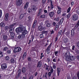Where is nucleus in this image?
Instances as JSON below:
<instances>
[{
    "mask_svg": "<svg viewBox=\"0 0 79 79\" xmlns=\"http://www.w3.org/2000/svg\"><path fill=\"white\" fill-rule=\"evenodd\" d=\"M21 32L22 35H23L25 38L26 35H27L28 32L26 30V28L25 27L23 26Z\"/></svg>",
    "mask_w": 79,
    "mask_h": 79,
    "instance_id": "f257e3e1",
    "label": "nucleus"
},
{
    "mask_svg": "<svg viewBox=\"0 0 79 79\" xmlns=\"http://www.w3.org/2000/svg\"><path fill=\"white\" fill-rule=\"evenodd\" d=\"M64 19L63 18L61 19V20H60V21L58 22H57V23L56 25V27H55V31H56L58 30V29L59 28V27L60 26H61L62 24V23L63 22Z\"/></svg>",
    "mask_w": 79,
    "mask_h": 79,
    "instance_id": "f03ea898",
    "label": "nucleus"
},
{
    "mask_svg": "<svg viewBox=\"0 0 79 79\" xmlns=\"http://www.w3.org/2000/svg\"><path fill=\"white\" fill-rule=\"evenodd\" d=\"M23 26L22 25H20V27L17 28L15 29V31L16 33L18 35H19L20 33H21L23 28Z\"/></svg>",
    "mask_w": 79,
    "mask_h": 79,
    "instance_id": "7ed1b4c3",
    "label": "nucleus"
},
{
    "mask_svg": "<svg viewBox=\"0 0 79 79\" xmlns=\"http://www.w3.org/2000/svg\"><path fill=\"white\" fill-rule=\"evenodd\" d=\"M21 50V48L19 47H15L13 50V52L14 53L20 52Z\"/></svg>",
    "mask_w": 79,
    "mask_h": 79,
    "instance_id": "20e7f679",
    "label": "nucleus"
},
{
    "mask_svg": "<svg viewBox=\"0 0 79 79\" xmlns=\"http://www.w3.org/2000/svg\"><path fill=\"white\" fill-rule=\"evenodd\" d=\"M78 19V16L77 14H74L72 17V20L73 21H77Z\"/></svg>",
    "mask_w": 79,
    "mask_h": 79,
    "instance_id": "39448f33",
    "label": "nucleus"
},
{
    "mask_svg": "<svg viewBox=\"0 0 79 79\" xmlns=\"http://www.w3.org/2000/svg\"><path fill=\"white\" fill-rule=\"evenodd\" d=\"M23 0H16V5L18 6H21L23 3Z\"/></svg>",
    "mask_w": 79,
    "mask_h": 79,
    "instance_id": "423d86ee",
    "label": "nucleus"
},
{
    "mask_svg": "<svg viewBox=\"0 0 79 79\" xmlns=\"http://www.w3.org/2000/svg\"><path fill=\"white\" fill-rule=\"evenodd\" d=\"M15 25H16L15 23H13L12 24L10 25V27L11 28V29L9 30V32H10V34H11V33H14V31H13L12 32V28H13V27H14V26H15Z\"/></svg>",
    "mask_w": 79,
    "mask_h": 79,
    "instance_id": "0eeeda50",
    "label": "nucleus"
},
{
    "mask_svg": "<svg viewBox=\"0 0 79 79\" xmlns=\"http://www.w3.org/2000/svg\"><path fill=\"white\" fill-rule=\"evenodd\" d=\"M1 69L2 70H5L7 68V64H3L1 65Z\"/></svg>",
    "mask_w": 79,
    "mask_h": 79,
    "instance_id": "6e6552de",
    "label": "nucleus"
},
{
    "mask_svg": "<svg viewBox=\"0 0 79 79\" xmlns=\"http://www.w3.org/2000/svg\"><path fill=\"white\" fill-rule=\"evenodd\" d=\"M52 43H51L46 50V51H47V54H49V53L50 50V48L52 46Z\"/></svg>",
    "mask_w": 79,
    "mask_h": 79,
    "instance_id": "1a4fd4ad",
    "label": "nucleus"
},
{
    "mask_svg": "<svg viewBox=\"0 0 79 79\" xmlns=\"http://www.w3.org/2000/svg\"><path fill=\"white\" fill-rule=\"evenodd\" d=\"M65 29H64L62 31V30H60V31L58 32V35L60 36H62V34H64L65 32Z\"/></svg>",
    "mask_w": 79,
    "mask_h": 79,
    "instance_id": "9d476101",
    "label": "nucleus"
},
{
    "mask_svg": "<svg viewBox=\"0 0 79 79\" xmlns=\"http://www.w3.org/2000/svg\"><path fill=\"white\" fill-rule=\"evenodd\" d=\"M64 57H65V60L67 61H70L71 56H69L65 55Z\"/></svg>",
    "mask_w": 79,
    "mask_h": 79,
    "instance_id": "9b49d317",
    "label": "nucleus"
},
{
    "mask_svg": "<svg viewBox=\"0 0 79 79\" xmlns=\"http://www.w3.org/2000/svg\"><path fill=\"white\" fill-rule=\"evenodd\" d=\"M54 15V11L50 12L48 15L49 16L50 18L52 17Z\"/></svg>",
    "mask_w": 79,
    "mask_h": 79,
    "instance_id": "f8f14e48",
    "label": "nucleus"
},
{
    "mask_svg": "<svg viewBox=\"0 0 79 79\" xmlns=\"http://www.w3.org/2000/svg\"><path fill=\"white\" fill-rule=\"evenodd\" d=\"M15 59L13 58H11L10 60H9V62H10V63L11 64H14L15 63Z\"/></svg>",
    "mask_w": 79,
    "mask_h": 79,
    "instance_id": "ddd939ff",
    "label": "nucleus"
},
{
    "mask_svg": "<svg viewBox=\"0 0 79 79\" xmlns=\"http://www.w3.org/2000/svg\"><path fill=\"white\" fill-rule=\"evenodd\" d=\"M64 34L65 35L68 37H70V31H67V32L65 33Z\"/></svg>",
    "mask_w": 79,
    "mask_h": 79,
    "instance_id": "4468645a",
    "label": "nucleus"
},
{
    "mask_svg": "<svg viewBox=\"0 0 79 79\" xmlns=\"http://www.w3.org/2000/svg\"><path fill=\"white\" fill-rule=\"evenodd\" d=\"M50 8L52 9H53L54 8V6L53 5V1L52 0H50Z\"/></svg>",
    "mask_w": 79,
    "mask_h": 79,
    "instance_id": "2eb2a0df",
    "label": "nucleus"
},
{
    "mask_svg": "<svg viewBox=\"0 0 79 79\" xmlns=\"http://www.w3.org/2000/svg\"><path fill=\"white\" fill-rule=\"evenodd\" d=\"M45 27H43L41 26H40L38 27V29L39 31H41L42 30L45 29Z\"/></svg>",
    "mask_w": 79,
    "mask_h": 79,
    "instance_id": "dca6fc26",
    "label": "nucleus"
},
{
    "mask_svg": "<svg viewBox=\"0 0 79 79\" xmlns=\"http://www.w3.org/2000/svg\"><path fill=\"white\" fill-rule=\"evenodd\" d=\"M71 36L72 37H73L75 35L74 30L73 29L71 31Z\"/></svg>",
    "mask_w": 79,
    "mask_h": 79,
    "instance_id": "f3484780",
    "label": "nucleus"
},
{
    "mask_svg": "<svg viewBox=\"0 0 79 79\" xmlns=\"http://www.w3.org/2000/svg\"><path fill=\"white\" fill-rule=\"evenodd\" d=\"M56 71H57V76H59L60 75V73L61 71L60 69V68H57Z\"/></svg>",
    "mask_w": 79,
    "mask_h": 79,
    "instance_id": "a211bd4d",
    "label": "nucleus"
},
{
    "mask_svg": "<svg viewBox=\"0 0 79 79\" xmlns=\"http://www.w3.org/2000/svg\"><path fill=\"white\" fill-rule=\"evenodd\" d=\"M15 35V32H11L10 34V36L11 37V38L12 40H13V39L14 38V35Z\"/></svg>",
    "mask_w": 79,
    "mask_h": 79,
    "instance_id": "6ab92c4d",
    "label": "nucleus"
},
{
    "mask_svg": "<svg viewBox=\"0 0 79 79\" xmlns=\"http://www.w3.org/2000/svg\"><path fill=\"white\" fill-rule=\"evenodd\" d=\"M29 5V3L28 2H27L25 4V5L23 7L24 9H27Z\"/></svg>",
    "mask_w": 79,
    "mask_h": 79,
    "instance_id": "aec40b11",
    "label": "nucleus"
},
{
    "mask_svg": "<svg viewBox=\"0 0 79 79\" xmlns=\"http://www.w3.org/2000/svg\"><path fill=\"white\" fill-rule=\"evenodd\" d=\"M42 65V63L41 61H40L38 62V64L37 65V68L39 67V68H40Z\"/></svg>",
    "mask_w": 79,
    "mask_h": 79,
    "instance_id": "412c9836",
    "label": "nucleus"
},
{
    "mask_svg": "<svg viewBox=\"0 0 79 79\" xmlns=\"http://www.w3.org/2000/svg\"><path fill=\"white\" fill-rule=\"evenodd\" d=\"M68 39L67 38H65L64 39L63 42L64 44H66L68 42Z\"/></svg>",
    "mask_w": 79,
    "mask_h": 79,
    "instance_id": "4be33fe9",
    "label": "nucleus"
},
{
    "mask_svg": "<svg viewBox=\"0 0 79 79\" xmlns=\"http://www.w3.org/2000/svg\"><path fill=\"white\" fill-rule=\"evenodd\" d=\"M42 33L43 34H44L45 36H47L48 33V31H42Z\"/></svg>",
    "mask_w": 79,
    "mask_h": 79,
    "instance_id": "5701e85b",
    "label": "nucleus"
},
{
    "mask_svg": "<svg viewBox=\"0 0 79 79\" xmlns=\"http://www.w3.org/2000/svg\"><path fill=\"white\" fill-rule=\"evenodd\" d=\"M21 69H19L18 71V77H20L21 74Z\"/></svg>",
    "mask_w": 79,
    "mask_h": 79,
    "instance_id": "b1692460",
    "label": "nucleus"
},
{
    "mask_svg": "<svg viewBox=\"0 0 79 79\" xmlns=\"http://www.w3.org/2000/svg\"><path fill=\"white\" fill-rule=\"evenodd\" d=\"M27 55V54L26 52H24V53L23 55V57H22L23 60H24V59H25V58H26V56Z\"/></svg>",
    "mask_w": 79,
    "mask_h": 79,
    "instance_id": "393cba45",
    "label": "nucleus"
},
{
    "mask_svg": "<svg viewBox=\"0 0 79 79\" xmlns=\"http://www.w3.org/2000/svg\"><path fill=\"white\" fill-rule=\"evenodd\" d=\"M32 9L34 11H36V10L37 9V7L36 6H33V8H32Z\"/></svg>",
    "mask_w": 79,
    "mask_h": 79,
    "instance_id": "a878e982",
    "label": "nucleus"
},
{
    "mask_svg": "<svg viewBox=\"0 0 79 79\" xmlns=\"http://www.w3.org/2000/svg\"><path fill=\"white\" fill-rule=\"evenodd\" d=\"M18 38L19 39H21V38H25L24 37L23 35H22V34L19 35L18 37Z\"/></svg>",
    "mask_w": 79,
    "mask_h": 79,
    "instance_id": "bb28decb",
    "label": "nucleus"
},
{
    "mask_svg": "<svg viewBox=\"0 0 79 79\" xmlns=\"http://www.w3.org/2000/svg\"><path fill=\"white\" fill-rule=\"evenodd\" d=\"M44 67L45 68V69L48 70V69L49 66H48L46 64H45L44 65Z\"/></svg>",
    "mask_w": 79,
    "mask_h": 79,
    "instance_id": "cd10ccee",
    "label": "nucleus"
},
{
    "mask_svg": "<svg viewBox=\"0 0 79 79\" xmlns=\"http://www.w3.org/2000/svg\"><path fill=\"white\" fill-rule=\"evenodd\" d=\"M52 74V73L49 72L48 73V79H50L51 77V75Z\"/></svg>",
    "mask_w": 79,
    "mask_h": 79,
    "instance_id": "c85d7f7f",
    "label": "nucleus"
},
{
    "mask_svg": "<svg viewBox=\"0 0 79 79\" xmlns=\"http://www.w3.org/2000/svg\"><path fill=\"white\" fill-rule=\"evenodd\" d=\"M26 68L25 67H23L22 69V73H25L26 72Z\"/></svg>",
    "mask_w": 79,
    "mask_h": 79,
    "instance_id": "c756f323",
    "label": "nucleus"
},
{
    "mask_svg": "<svg viewBox=\"0 0 79 79\" xmlns=\"http://www.w3.org/2000/svg\"><path fill=\"white\" fill-rule=\"evenodd\" d=\"M8 36L7 35H4L3 36V39L4 40H7Z\"/></svg>",
    "mask_w": 79,
    "mask_h": 79,
    "instance_id": "7c9ffc66",
    "label": "nucleus"
},
{
    "mask_svg": "<svg viewBox=\"0 0 79 79\" xmlns=\"http://www.w3.org/2000/svg\"><path fill=\"white\" fill-rule=\"evenodd\" d=\"M71 77H73L72 79H78L77 78V77L75 76V75L74 74H73V75H72V74H71Z\"/></svg>",
    "mask_w": 79,
    "mask_h": 79,
    "instance_id": "2f4dec72",
    "label": "nucleus"
},
{
    "mask_svg": "<svg viewBox=\"0 0 79 79\" xmlns=\"http://www.w3.org/2000/svg\"><path fill=\"white\" fill-rule=\"evenodd\" d=\"M0 26L1 27H3L5 26V24L4 23L2 22L0 23Z\"/></svg>",
    "mask_w": 79,
    "mask_h": 79,
    "instance_id": "473e14b6",
    "label": "nucleus"
},
{
    "mask_svg": "<svg viewBox=\"0 0 79 79\" xmlns=\"http://www.w3.org/2000/svg\"><path fill=\"white\" fill-rule=\"evenodd\" d=\"M75 58L74 56H71L70 60H75Z\"/></svg>",
    "mask_w": 79,
    "mask_h": 79,
    "instance_id": "72a5a7b5",
    "label": "nucleus"
},
{
    "mask_svg": "<svg viewBox=\"0 0 79 79\" xmlns=\"http://www.w3.org/2000/svg\"><path fill=\"white\" fill-rule=\"evenodd\" d=\"M8 48L7 47H4V48H3V51H6Z\"/></svg>",
    "mask_w": 79,
    "mask_h": 79,
    "instance_id": "f704fd0d",
    "label": "nucleus"
},
{
    "mask_svg": "<svg viewBox=\"0 0 79 79\" xmlns=\"http://www.w3.org/2000/svg\"><path fill=\"white\" fill-rule=\"evenodd\" d=\"M27 17L28 19V21L29 22H31V20H32V18L30 16H29Z\"/></svg>",
    "mask_w": 79,
    "mask_h": 79,
    "instance_id": "c9c22d12",
    "label": "nucleus"
},
{
    "mask_svg": "<svg viewBox=\"0 0 79 79\" xmlns=\"http://www.w3.org/2000/svg\"><path fill=\"white\" fill-rule=\"evenodd\" d=\"M40 39H42L44 38V35L43 33L40 34Z\"/></svg>",
    "mask_w": 79,
    "mask_h": 79,
    "instance_id": "e433bc0d",
    "label": "nucleus"
},
{
    "mask_svg": "<svg viewBox=\"0 0 79 79\" xmlns=\"http://www.w3.org/2000/svg\"><path fill=\"white\" fill-rule=\"evenodd\" d=\"M42 11V9H40L39 10V13L38 14L37 16H39L40 15V13H41Z\"/></svg>",
    "mask_w": 79,
    "mask_h": 79,
    "instance_id": "4c0bfd02",
    "label": "nucleus"
},
{
    "mask_svg": "<svg viewBox=\"0 0 79 79\" xmlns=\"http://www.w3.org/2000/svg\"><path fill=\"white\" fill-rule=\"evenodd\" d=\"M71 10V7H69L67 10V13H69Z\"/></svg>",
    "mask_w": 79,
    "mask_h": 79,
    "instance_id": "58836bf2",
    "label": "nucleus"
},
{
    "mask_svg": "<svg viewBox=\"0 0 79 79\" xmlns=\"http://www.w3.org/2000/svg\"><path fill=\"white\" fill-rule=\"evenodd\" d=\"M50 69H51V70H50V72H51L52 73H53L54 71V70L52 68V66L50 67Z\"/></svg>",
    "mask_w": 79,
    "mask_h": 79,
    "instance_id": "ea45409f",
    "label": "nucleus"
},
{
    "mask_svg": "<svg viewBox=\"0 0 79 79\" xmlns=\"http://www.w3.org/2000/svg\"><path fill=\"white\" fill-rule=\"evenodd\" d=\"M24 15L23 14H22L20 15V19H22L23 17H24Z\"/></svg>",
    "mask_w": 79,
    "mask_h": 79,
    "instance_id": "a19ab883",
    "label": "nucleus"
},
{
    "mask_svg": "<svg viewBox=\"0 0 79 79\" xmlns=\"http://www.w3.org/2000/svg\"><path fill=\"white\" fill-rule=\"evenodd\" d=\"M46 0H42V5H44V4L46 3Z\"/></svg>",
    "mask_w": 79,
    "mask_h": 79,
    "instance_id": "79ce46f5",
    "label": "nucleus"
},
{
    "mask_svg": "<svg viewBox=\"0 0 79 79\" xmlns=\"http://www.w3.org/2000/svg\"><path fill=\"white\" fill-rule=\"evenodd\" d=\"M61 12V10H58L57 11V15H59L60 14Z\"/></svg>",
    "mask_w": 79,
    "mask_h": 79,
    "instance_id": "37998d69",
    "label": "nucleus"
},
{
    "mask_svg": "<svg viewBox=\"0 0 79 79\" xmlns=\"http://www.w3.org/2000/svg\"><path fill=\"white\" fill-rule=\"evenodd\" d=\"M43 52H41V56H40V59H42V57H44V55H43Z\"/></svg>",
    "mask_w": 79,
    "mask_h": 79,
    "instance_id": "c03bdc74",
    "label": "nucleus"
},
{
    "mask_svg": "<svg viewBox=\"0 0 79 79\" xmlns=\"http://www.w3.org/2000/svg\"><path fill=\"white\" fill-rule=\"evenodd\" d=\"M11 49H10L9 50H7V53L8 54H10L11 52Z\"/></svg>",
    "mask_w": 79,
    "mask_h": 79,
    "instance_id": "a18cd8bd",
    "label": "nucleus"
},
{
    "mask_svg": "<svg viewBox=\"0 0 79 79\" xmlns=\"http://www.w3.org/2000/svg\"><path fill=\"white\" fill-rule=\"evenodd\" d=\"M3 53L2 51H0V57H2L3 56Z\"/></svg>",
    "mask_w": 79,
    "mask_h": 79,
    "instance_id": "49530a36",
    "label": "nucleus"
},
{
    "mask_svg": "<svg viewBox=\"0 0 79 79\" xmlns=\"http://www.w3.org/2000/svg\"><path fill=\"white\" fill-rule=\"evenodd\" d=\"M5 59L7 60H9V56H6L5 57Z\"/></svg>",
    "mask_w": 79,
    "mask_h": 79,
    "instance_id": "de8ad7c7",
    "label": "nucleus"
},
{
    "mask_svg": "<svg viewBox=\"0 0 79 79\" xmlns=\"http://www.w3.org/2000/svg\"><path fill=\"white\" fill-rule=\"evenodd\" d=\"M56 25V23L55 22H53L52 23V26L55 27Z\"/></svg>",
    "mask_w": 79,
    "mask_h": 79,
    "instance_id": "09e8293b",
    "label": "nucleus"
},
{
    "mask_svg": "<svg viewBox=\"0 0 79 79\" xmlns=\"http://www.w3.org/2000/svg\"><path fill=\"white\" fill-rule=\"evenodd\" d=\"M28 12L29 13H31V12H32V9L29 8L28 9Z\"/></svg>",
    "mask_w": 79,
    "mask_h": 79,
    "instance_id": "8fccbe9b",
    "label": "nucleus"
},
{
    "mask_svg": "<svg viewBox=\"0 0 79 79\" xmlns=\"http://www.w3.org/2000/svg\"><path fill=\"white\" fill-rule=\"evenodd\" d=\"M46 26L48 27H50L51 26L50 24L49 23H47L46 24Z\"/></svg>",
    "mask_w": 79,
    "mask_h": 79,
    "instance_id": "3c124183",
    "label": "nucleus"
},
{
    "mask_svg": "<svg viewBox=\"0 0 79 79\" xmlns=\"http://www.w3.org/2000/svg\"><path fill=\"white\" fill-rule=\"evenodd\" d=\"M45 15H41L40 17L41 18H44L45 17Z\"/></svg>",
    "mask_w": 79,
    "mask_h": 79,
    "instance_id": "603ef678",
    "label": "nucleus"
},
{
    "mask_svg": "<svg viewBox=\"0 0 79 79\" xmlns=\"http://www.w3.org/2000/svg\"><path fill=\"white\" fill-rule=\"evenodd\" d=\"M79 24L77 23V24L74 27V28H75V27H76L77 28V27H79Z\"/></svg>",
    "mask_w": 79,
    "mask_h": 79,
    "instance_id": "864d4df0",
    "label": "nucleus"
},
{
    "mask_svg": "<svg viewBox=\"0 0 79 79\" xmlns=\"http://www.w3.org/2000/svg\"><path fill=\"white\" fill-rule=\"evenodd\" d=\"M37 22V21L36 20H35L33 22V24H35V25H36V23Z\"/></svg>",
    "mask_w": 79,
    "mask_h": 79,
    "instance_id": "5fc2aeb1",
    "label": "nucleus"
},
{
    "mask_svg": "<svg viewBox=\"0 0 79 79\" xmlns=\"http://www.w3.org/2000/svg\"><path fill=\"white\" fill-rule=\"evenodd\" d=\"M47 76H48V73L47 72L45 73V78H47Z\"/></svg>",
    "mask_w": 79,
    "mask_h": 79,
    "instance_id": "6e6d98bb",
    "label": "nucleus"
},
{
    "mask_svg": "<svg viewBox=\"0 0 79 79\" xmlns=\"http://www.w3.org/2000/svg\"><path fill=\"white\" fill-rule=\"evenodd\" d=\"M27 60H28V61H31V57H28L27 58Z\"/></svg>",
    "mask_w": 79,
    "mask_h": 79,
    "instance_id": "4d7b16f0",
    "label": "nucleus"
},
{
    "mask_svg": "<svg viewBox=\"0 0 79 79\" xmlns=\"http://www.w3.org/2000/svg\"><path fill=\"white\" fill-rule=\"evenodd\" d=\"M77 77L78 79H79V71L77 72Z\"/></svg>",
    "mask_w": 79,
    "mask_h": 79,
    "instance_id": "13d9d810",
    "label": "nucleus"
},
{
    "mask_svg": "<svg viewBox=\"0 0 79 79\" xmlns=\"http://www.w3.org/2000/svg\"><path fill=\"white\" fill-rule=\"evenodd\" d=\"M9 15V13H7V14H6V15H5V17L8 18Z\"/></svg>",
    "mask_w": 79,
    "mask_h": 79,
    "instance_id": "bf43d9fd",
    "label": "nucleus"
},
{
    "mask_svg": "<svg viewBox=\"0 0 79 79\" xmlns=\"http://www.w3.org/2000/svg\"><path fill=\"white\" fill-rule=\"evenodd\" d=\"M2 10H0V18H1L2 17Z\"/></svg>",
    "mask_w": 79,
    "mask_h": 79,
    "instance_id": "052dcab7",
    "label": "nucleus"
},
{
    "mask_svg": "<svg viewBox=\"0 0 79 79\" xmlns=\"http://www.w3.org/2000/svg\"><path fill=\"white\" fill-rule=\"evenodd\" d=\"M71 15V14L70 13H69V14H68L67 15V19H69Z\"/></svg>",
    "mask_w": 79,
    "mask_h": 79,
    "instance_id": "680f3d73",
    "label": "nucleus"
},
{
    "mask_svg": "<svg viewBox=\"0 0 79 79\" xmlns=\"http://www.w3.org/2000/svg\"><path fill=\"white\" fill-rule=\"evenodd\" d=\"M58 52H59V51H55V54L56 56H57V54L58 53Z\"/></svg>",
    "mask_w": 79,
    "mask_h": 79,
    "instance_id": "e2e57ef3",
    "label": "nucleus"
},
{
    "mask_svg": "<svg viewBox=\"0 0 79 79\" xmlns=\"http://www.w3.org/2000/svg\"><path fill=\"white\" fill-rule=\"evenodd\" d=\"M47 62L48 63H49V62L50 61V58H48L47 59Z\"/></svg>",
    "mask_w": 79,
    "mask_h": 79,
    "instance_id": "0e129e2a",
    "label": "nucleus"
},
{
    "mask_svg": "<svg viewBox=\"0 0 79 79\" xmlns=\"http://www.w3.org/2000/svg\"><path fill=\"white\" fill-rule=\"evenodd\" d=\"M60 20V17H58L56 18V21L57 22H58Z\"/></svg>",
    "mask_w": 79,
    "mask_h": 79,
    "instance_id": "69168bd1",
    "label": "nucleus"
},
{
    "mask_svg": "<svg viewBox=\"0 0 79 79\" xmlns=\"http://www.w3.org/2000/svg\"><path fill=\"white\" fill-rule=\"evenodd\" d=\"M56 65V64H53V66H52V68L54 69H55L56 68V66H55V65Z\"/></svg>",
    "mask_w": 79,
    "mask_h": 79,
    "instance_id": "338daca9",
    "label": "nucleus"
},
{
    "mask_svg": "<svg viewBox=\"0 0 79 79\" xmlns=\"http://www.w3.org/2000/svg\"><path fill=\"white\" fill-rule=\"evenodd\" d=\"M58 36H56V38L55 39V41L56 42L57 41L58 39Z\"/></svg>",
    "mask_w": 79,
    "mask_h": 79,
    "instance_id": "774afa93",
    "label": "nucleus"
}]
</instances>
